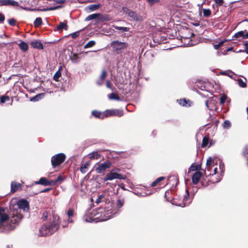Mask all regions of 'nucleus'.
Here are the masks:
<instances>
[{
    "mask_svg": "<svg viewBox=\"0 0 248 248\" xmlns=\"http://www.w3.org/2000/svg\"><path fill=\"white\" fill-rule=\"evenodd\" d=\"M18 209L14 210L10 223H8L9 216L5 212L3 207H0V230L3 232H8L14 230L16 228V224H18L23 217L21 214V210L24 211L29 209V202L25 199L20 200L17 203Z\"/></svg>",
    "mask_w": 248,
    "mask_h": 248,
    "instance_id": "nucleus-1",
    "label": "nucleus"
},
{
    "mask_svg": "<svg viewBox=\"0 0 248 248\" xmlns=\"http://www.w3.org/2000/svg\"><path fill=\"white\" fill-rule=\"evenodd\" d=\"M53 218L54 220L52 223H46L41 226L39 229L40 236L50 235L59 229L61 222L60 217L56 216Z\"/></svg>",
    "mask_w": 248,
    "mask_h": 248,
    "instance_id": "nucleus-2",
    "label": "nucleus"
},
{
    "mask_svg": "<svg viewBox=\"0 0 248 248\" xmlns=\"http://www.w3.org/2000/svg\"><path fill=\"white\" fill-rule=\"evenodd\" d=\"M120 171V170L118 168L112 170L109 173L107 174V175L105 176L104 178V181H107L108 180H112L115 179L120 180L125 179L126 178V176L125 175H123L119 173V172Z\"/></svg>",
    "mask_w": 248,
    "mask_h": 248,
    "instance_id": "nucleus-3",
    "label": "nucleus"
},
{
    "mask_svg": "<svg viewBox=\"0 0 248 248\" xmlns=\"http://www.w3.org/2000/svg\"><path fill=\"white\" fill-rule=\"evenodd\" d=\"M128 45L126 42H120L117 40L111 43V46L117 54H121L123 51L127 48Z\"/></svg>",
    "mask_w": 248,
    "mask_h": 248,
    "instance_id": "nucleus-4",
    "label": "nucleus"
},
{
    "mask_svg": "<svg viewBox=\"0 0 248 248\" xmlns=\"http://www.w3.org/2000/svg\"><path fill=\"white\" fill-rule=\"evenodd\" d=\"M66 158L65 155L63 153H59L53 155L51 159V165L56 168L62 164Z\"/></svg>",
    "mask_w": 248,
    "mask_h": 248,
    "instance_id": "nucleus-5",
    "label": "nucleus"
},
{
    "mask_svg": "<svg viewBox=\"0 0 248 248\" xmlns=\"http://www.w3.org/2000/svg\"><path fill=\"white\" fill-rule=\"evenodd\" d=\"M123 12L129 16L130 17L132 18V19L136 20L137 21H141L143 20L142 17L136 13L135 12L128 9L126 7L123 8Z\"/></svg>",
    "mask_w": 248,
    "mask_h": 248,
    "instance_id": "nucleus-6",
    "label": "nucleus"
},
{
    "mask_svg": "<svg viewBox=\"0 0 248 248\" xmlns=\"http://www.w3.org/2000/svg\"><path fill=\"white\" fill-rule=\"evenodd\" d=\"M111 165L110 161H107L103 163H101L98 167L95 168V171L98 173H101L104 172L107 169L109 168Z\"/></svg>",
    "mask_w": 248,
    "mask_h": 248,
    "instance_id": "nucleus-7",
    "label": "nucleus"
},
{
    "mask_svg": "<svg viewBox=\"0 0 248 248\" xmlns=\"http://www.w3.org/2000/svg\"><path fill=\"white\" fill-rule=\"evenodd\" d=\"M35 185H41L45 186H54L55 182L53 180H48L46 177H41L39 181L34 182Z\"/></svg>",
    "mask_w": 248,
    "mask_h": 248,
    "instance_id": "nucleus-8",
    "label": "nucleus"
},
{
    "mask_svg": "<svg viewBox=\"0 0 248 248\" xmlns=\"http://www.w3.org/2000/svg\"><path fill=\"white\" fill-rule=\"evenodd\" d=\"M106 117L111 116H117L118 117H121L123 115V111L119 109H111L108 110L106 111Z\"/></svg>",
    "mask_w": 248,
    "mask_h": 248,
    "instance_id": "nucleus-9",
    "label": "nucleus"
},
{
    "mask_svg": "<svg viewBox=\"0 0 248 248\" xmlns=\"http://www.w3.org/2000/svg\"><path fill=\"white\" fill-rule=\"evenodd\" d=\"M202 175V172L196 171L192 175V181L194 184H197Z\"/></svg>",
    "mask_w": 248,
    "mask_h": 248,
    "instance_id": "nucleus-10",
    "label": "nucleus"
},
{
    "mask_svg": "<svg viewBox=\"0 0 248 248\" xmlns=\"http://www.w3.org/2000/svg\"><path fill=\"white\" fill-rule=\"evenodd\" d=\"M11 5L12 6L18 5V2L13 0H0V5L5 6Z\"/></svg>",
    "mask_w": 248,
    "mask_h": 248,
    "instance_id": "nucleus-11",
    "label": "nucleus"
},
{
    "mask_svg": "<svg viewBox=\"0 0 248 248\" xmlns=\"http://www.w3.org/2000/svg\"><path fill=\"white\" fill-rule=\"evenodd\" d=\"M21 185L16 182H12L11 184V192L12 193L16 192L19 187H20Z\"/></svg>",
    "mask_w": 248,
    "mask_h": 248,
    "instance_id": "nucleus-12",
    "label": "nucleus"
},
{
    "mask_svg": "<svg viewBox=\"0 0 248 248\" xmlns=\"http://www.w3.org/2000/svg\"><path fill=\"white\" fill-rule=\"evenodd\" d=\"M92 114L93 116H94L96 118H98L100 119H104L106 116V111L103 113H101L100 111L97 110H93L92 112Z\"/></svg>",
    "mask_w": 248,
    "mask_h": 248,
    "instance_id": "nucleus-13",
    "label": "nucleus"
},
{
    "mask_svg": "<svg viewBox=\"0 0 248 248\" xmlns=\"http://www.w3.org/2000/svg\"><path fill=\"white\" fill-rule=\"evenodd\" d=\"M107 76V73L105 70H103L100 78L96 81V83L99 85H101L103 84L104 81Z\"/></svg>",
    "mask_w": 248,
    "mask_h": 248,
    "instance_id": "nucleus-14",
    "label": "nucleus"
},
{
    "mask_svg": "<svg viewBox=\"0 0 248 248\" xmlns=\"http://www.w3.org/2000/svg\"><path fill=\"white\" fill-rule=\"evenodd\" d=\"M68 26L67 24V21L64 22H61L57 26V30L59 31H62V30H67Z\"/></svg>",
    "mask_w": 248,
    "mask_h": 248,
    "instance_id": "nucleus-15",
    "label": "nucleus"
},
{
    "mask_svg": "<svg viewBox=\"0 0 248 248\" xmlns=\"http://www.w3.org/2000/svg\"><path fill=\"white\" fill-rule=\"evenodd\" d=\"M203 171L205 176V177H203V179L201 180V185L204 187L207 186L209 185V180L208 179L207 180V176L206 175V170H203Z\"/></svg>",
    "mask_w": 248,
    "mask_h": 248,
    "instance_id": "nucleus-16",
    "label": "nucleus"
},
{
    "mask_svg": "<svg viewBox=\"0 0 248 248\" xmlns=\"http://www.w3.org/2000/svg\"><path fill=\"white\" fill-rule=\"evenodd\" d=\"M31 46L33 48H36L38 49H43V46L42 44L40 41H35L32 42L31 43Z\"/></svg>",
    "mask_w": 248,
    "mask_h": 248,
    "instance_id": "nucleus-17",
    "label": "nucleus"
},
{
    "mask_svg": "<svg viewBox=\"0 0 248 248\" xmlns=\"http://www.w3.org/2000/svg\"><path fill=\"white\" fill-rule=\"evenodd\" d=\"M90 163L89 161L86 162L85 163L81 165L80 170L82 173H84L87 171V169L90 166Z\"/></svg>",
    "mask_w": 248,
    "mask_h": 248,
    "instance_id": "nucleus-18",
    "label": "nucleus"
},
{
    "mask_svg": "<svg viewBox=\"0 0 248 248\" xmlns=\"http://www.w3.org/2000/svg\"><path fill=\"white\" fill-rule=\"evenodd\" d=\"M165 179V177L163 176L157 178L155 181H154L151 185L152 187H154L157 186V185H160V183L163 180Z\"/></svg>",
    "mask_w": 248,
    "mask_h": 248,
    "instance_id": "nucleus-19",
    "label": "nucleus"
},
{
    "mask_svg": "<svg viewBox=\"0 0 248 248\" xmlns=\"http://www.w3.org/2000/svg\"><path fill=\"white\" fill-rule=\"evenodd\" d=\"M45 96V93H39L35 96L31 98L30 99V101H33V102H36L39 101L40 99L43 98Z\"/></svg>",
    "mask_w": 248,
    "mask_h": 248,
    "instance_id": "nucleus-20",
    "label": "nucleus"
},
{
    "mask_svg": "<svg viewBox=\"0 0 248 248\" xmlns=\"http://www.w3.org/2000/svg\"><path fill=\"white\" fill-rule=\"evenodd\" d=\"M239 85L242 88H245L247 86L246 83V78H244L243 79L238 78V79H236Z\"/></svg>",
    "mask_w": 248,
    "mask_h": 248,
    "instance_id": "nucleus-21",
    "label": "nucleus"
},
{
    "mask_svg": "<svg viewBox=\"0 0 248 248\" xmlns=\"http://www.w3.org/2000/svg\"><path fill=\"white\" fill-rule=\"evenodd\" d=\"M89 158L91 159H97L100 157L101 155L97 152H93L89 155Z\"/></svg>",
    "mask_w": 248,
    "mask_h": 248,
    "instance_id": "nucleus-22",
    "label": "nucleus"
},
{
    "mask_svg": "<svg viewBox=\"0 0 248 248\" xmlns=\"http://www.w3.org/2000/svg\"><path fill=\"white\" fill-rule=\"evenodd\" d=\"M202 165H195L194 164H192L190 168L188 169L189 172L191 171H198L199 170H201Z\"/></svg>",
    "mask_w": 248,
    "mask_h": 248,
    "instance_id": "nucleus-23",
    "label": "nucleus"
},
{
    "mask_svg": "<svg viewBox=\"0 0 248 248\" xmlns=\"http://www.w3.org/2000/svg\"><path fill=\"white\" fill-rule=\"evenodd\" d=\"M245 31H239L236 32V33H235L234 34V35L233 36V37L235 38H239L241 37L242 39H244Z\"/></svg>",
    "mask_w": 248,
    "mask_h": 248,
    "instance_id": "nucleus-24",
    "label": "nucleus"
},
{
    "mask_svg": "<svg viewBox=\"0 0 248 248\" xmlns=\"http://www.w3.org/2000/svg\"><path fill=\"white\" fill-rule=\"evenodd\" d=\"M186 195L185 196L183 199V206H186L190 203L189 201H187L188 200V197L189 196V193L188 192V190H186Z\"/></svg>",
    "mask_w": 248,
    "mask_h": 248,
    "instance_id": "nucleus-25",
    "label": "nucleus"
},
{
    "mask_svg": "<svg viewBox=\"0 0 248 248\" xmlns=\"http://www.w3.org/2000/svg\"><path fill=\"white\" fill-rule=\"evenodd\" d=\"M101 6V4H91L89 6H88L87 8L90 10L91 11H93L97 9H98L99 8H100Z\"/></svg>",
    "mask_w": 248,
    "mask_h": 248,
    "instance_id": "nucleus-26",
    "label": "nucleus"
},
{
    "mask_svg": "<svg viewBox=\"0 0 248 248\" xmlns=\"http://www.w3.org/2000/svg\"><path fill=\"white\" fill-rule=\"evenodd\" d=\"M62 68V66H60L58 71L53 76V79L56 81H59V79L60 77L61 76V69Z\"/></svg>",
    "mask_w": 248,
    "mask_h": 248,
    "instance_id": "nucleus-27",
    "label": "nucleus"
},
{
    "mask_svg": "<svg viewBox=\"0 0 248 248\" xmlns=\"http://www.w3.org/2000/svg\"><path fill=\"white\" fill-rule=\"evenodd\" d=\"M108 97L110 100H116L120 101L121 99L119 96L115 93H111L108 95Z\"/></svg>",
    "mask_w": 248,
    "mask_h": 248,
    "instance_id": "nucleus-28",
    "label": "nucleus"
},
{
    "mask_svg": "<svg viewBox=\"0 0 248 248\" xmlns=\"http://www.w3.org/2000/svg\"><path fill=\"white\" fill-rule=\"evenodd\" d=\"M19 46L20 47V48L23 51H26L28 49V46L27 43L25 42L22 41L19 44Z\"/></svg>",
    "mask_w": 248,
    "mask_h": 248,
    "instance_id": "nucleus-29",
    "label": "nucleus"
},
{
    "mask_svg": "<svg viewBox=\"0 0 248 248\" xmlns=\"http://www.w3.org/2000/svg\"><path fill=\"white\" fill-rule=\"evenodd\" d=\"M212 160L211 157H209L207 159L206 161V170L208 171H210L211 167H212Z\"/></svg>",
    "mask_w": 248,
    "mask_h": 248,
    "instance_id": "nucleus-30",
    "label": "nucleus"
},
{
    "mask_svg": "<svg viewBox=\"0 0 248 248\" xmlns=\"http://www.w3.org/2000/svg\"><path fill=\"white\" fill-rule=\"evenodd\" d=\"M99 16V14H93L90 15L86 18L85 20L89 21L93 19L97 18Z\"/></svg>",
    "mask_w": 248,
    "mask_h": 248,
    "instance_id": "nucleus-31",
    "label": "nucleus"
},
{
    "mask_svg": "<svg viewBox=\"0 0 248 248\" xmlns=\"http://www.w3.org/2000/svg\"><path fill=\"white\" fill-rule=\"evenodd\" d=\"M117 202V207L118 208L122 207L124 205V201L123 199H122L120 197H118Z\"/></svg>",
    "mask_w": 248,
    "mask_h": 248,
    "instance_id": "nucleus-32",
    "label": "nucleus"
},
{
    "mask_svg": "<svg viewBox=\"0 0 248 248\" xmlns=\"http://www.w3.org/2000/svg\"><path fill=\"white\" fill-rule=\"evenodd\" d=\"M114 28L115 29L120 31H121L122 32H124V31L127 32V31H128L129 30V29L127 27H118V26H114Z\"/></svg>",
    "mask_w": 248,
    "mask_h": 248,
    "instance_id": "nucleus-33",
    "label": "nucleus"
},
{
    "mask_svg": "<svg viewBox=\"0 0 248 248\" xmlns=\"http://www.w3.org/2000/svg\"><path fill=\"white\" fill-rule=\"evenodd\" d=\"M42 23V19L40 17H37L34 21V25L35 27H39Z\"/></svg>",
    "mask_w": 248,
    "mask_h": 248,
    "instance_id": "nucleus-34",
    "label": "nucleus"
},
{
    "mask_svg": "<svg viewBox=\"0 0 248 248\" xmlns=\"http://www.w3.org/2000/svg\"><path fill=\"white\" fill-rule=\"evenodd\" d=\"M95 45V42L93 40L90 41L87 44H86L84 46V48H88L93 47Z\"/></svg>",
    "mask_w": 248,
    "mask_h": 248,
    "instance_id": "nucleus-35",
    "label": "nucleus"
},
{
    "mask_svg": "<svg viewBox=\"0 0 248 248\" xmlns=\"http://www.w3.org/2000/svg\"><path fill=\"white\" fill-rule=\"evenodd\" d=\"M203 14L205 17H209L211 14V10L209 9H203Z\"/></svg>",
    "mask_w": 248,
    "mask_h": 248,
    "instance_id": "nucleus-36",
    "label": "nucleus"
},
{
    "mask_svg": "<svg viewBox=\"0 0 248 248\" xmlns=\"http://www.w3.org/2000/svg\"><path fill=\"white\" fill-rule=\"evenodd\" d=\"M212 100L209 99L206 100L205 102V104L207 108L210 110L213 109V106H212Z\"/></svg>",
    "mask_w": 248,
    "mask_h": 248,
    "instance_id": "nucleus-37",
    "label": "nucleus"
},
{
    "mask_svg": "<svg viewBox=\"0 0 248 248\" xmlns=\"http://www.w3.org/2000/svg\"><path fill=\"white\" fill-rule=\"evenodd\" d=\"M231 122L229 120L225 121L222 124V126L225 129H228L231 127Z\"/></svg>",
    "mask_w": 248,
    "mask_h": 248,
    "instance_id": "nucleus-38",
    "label": "nucleus"
},
{
    "mask_svg": "<svg viewBox=\"0 0 248 248\" xmlns=\"http://www.w3.org/2000/svg\"><path fill=\"white\" fill-rule=\"evenodd\" d=\"M9 100L10 98L8 96L3 95L0 97V101L1 103H4Z\"/></svg>",
    "mask_w": 248,
    "mask_h": 248,
    "instance_id": "nucleus-39",
    "label": "nucleus"
},
{
    "mask_svg": "<svg viewBox=\"0 0 248 248\" xmlns=\"http://www.w3.org/2000/svg\"><path fill=\"white\" fill-rule=\"evenodd\" d=\"M242 155L247 161H248V150L247 149L244 150Z\"/></svg>",
    "mask_w": 248,
    "mask_h": 248,
    "instance_id": "nucleus-40",
    "label": "nucleus"
},
{
    "mask_svg": "<svg viewBox=\"0 0 248 248\" xmlns=\"http://www.w3.org/2000/svg\"><path fill=\"white\" fill-rule=\"evenodd\" d=\"M179 103L180 105H182V106H186L187 102V100L186 99H180L179 101Z\"/></svg>",
    "mask_w": 248,
    "mask_h": 248,
    "instance_id": "nucleus-41",
    "label": "nucleus"
},
{
    "mask_svg": "<svg viewBox=\"0 0 248 248\" xmlns=\"http://www.w3.org/2000/svg\"><path fill=\"white\" fill-rule=\"evenodd\" d=\"M48 213L47 211H45L43 213V214L42 215V218L44 221H45L47 219V217H48Z\"/></svg>",
    "mask_w": 248,
    "mask_h": 248,
    "instance_id": "nucleus-42",
    "label": "nucleus"
},
{
    "mask_svg": "<svg viewBox=\"0 0 248 248\" xmlns=\"http://www.w3.org/2000/svg\"><path fill=\"white\" fill-rule=\"evenodd\" d=\"M16 20L14 18H11L8 20V23L10 25L14 26L16 25Z\"/></svg>",
    "mask_w": 248,
    "mask_h": 248,
    "instance_id": "nucleus-43",
    "label": "nucleus"
},
{
    "mask_svg": "<svg viewBox=\"0 0 248 248\" xmlns=\"http://www.w3.org/2000/svg\"><path fill=\"white\" fill-rule=\"evenodd\" d=\"M227 97L226 95H222L220 97V104H223L225 103Z\"/></svg>",
    "mask_w": 248,
    "mask_h": 248,
    "instance_id": "nucleus-44",
    "label": "nucleus"
},
{
    "mask_svg": "<svg viewBox=\"0 0 248 248\" xmlns=\"http://www.w3.org/2000/svg\"><path fill=\"white\" fill-rule=\"evenodd\" d=\"M79 35V31H77L71 34L72 38L75 39Z\"/></svg>",
    "mask_w": 248,
    "mask_h": 248,
    "instance_id": "nucleus-45",
    "label": "nucleus"
},
{
    "mask_svg": "<svg viewBox=\"0 0 248 248\" xmlns=\"http://www.w3.org/2000/svg\"><path fill=\"white\" fill-rule=\"evenodd\" d=\"M202 83L200 82H198V84H197V86L200 88V89L201 90H205V88H206V87L203 84V85H202Z\"/></svg>",
    "mask_w": 248,
    "mask_h": 248,
    "instance_id": "nucleus-46",
    "label": "nucleus"
},
{
    "mask_svg": "<svg viewBox=\"0 0 248 248\" xmlns=\"http://www.w3.org/2000/svg\"><path fill=\"white\" fill-rule=\"evenodd\" d=\"M209 140H202V143L201 145V147L204 148V147H206L209 144Z\"/></svg>",
    "mask_w": 248,
    "mask_h": 248,
    "instance_id": "nucleus-47",
    "label": "nucleus"
},
{
    "mask_svg": "<svg viewBox=\"0 0 248 248\" xmlns=\"http://www.w3.org/2000/svg\"><path fill=\"white\" fill-rule=\"evenodd\" d=\"M74 210L72 209H69L67 211V215L69 217H71L74 215Z\"/></svg>",
    "mask_w": 248,
    "mask_h": 248,
    "instance_id": "nucleus-48",
    "label": "nucleus"
},
{
    "mask_svg": "<svg viewBox=\"0 0 248 248\" xmlns=\"http://www.w3.org/2000/svg\"><path fill=\"white\" fill-rule=\"evenodd\" d=\"M224 41H220L218 43V44L214 45V48L216 49H218L220 46H221L224 43Z\"/></svg>",
    "mask_w": 248,
    "mask_h": 248,
    "instance_id": "nucleus-49",
    "label": "nucleus"
},
{
    "mask_svg": "<svg viewBox=\"0 0 248 248\" xmlns=\"http://www.w3.org/2000/svg\"><path fill=\"white\" fill-rule=\"evenodd\" d=\"M62 7V6L61 5H59V6H55V7H51L48 9H45L44 10L45 11H47V10H56V9H57L58 8H60Z\"/></svg>",
    "mask_w": 248,
    "mask_h": 248,
    "instance_id": "nucleus-50",
    "label": "nucleus"
},
{
    "mask_svg": "<svg viewBox=\"0 0 248 248\" xmlns=\"http://www.w3.org/2000/svg\"><path fill=\"white\" fill-rule=\"evenodd\" d=\"M63 180V178L62 177V176L61 175H60L55 180V181H53V182H55V185L60 182V181H62Z\"/></svg>",
    "mask_w": 248,
    "mask_h": 248,
    "instance_id": "nucleus-51",
    "label": "nucleus"
},
{
    "mask_svg": "<svg viewBox=\"0 0 248 248\" xmlns=\"http://www.w3.org/2000/svg\"><path fill=\"white\" fill-rule=\"evenodd\" d=\"M4 20H5L4 16L2 14L0 13V23H3Z\"/></svg>",
    "mask_w": 248,
    "mask_h": 248,
    "instance_id": "nucleus-52",
    "label": "nucleus"
},
{
    "mask_svg": "<svg viewBox=\"0 0 248 248\" xmlns=\"http://www.w3.org/2000/svg\"><path fill=\"white\" fill-rule=\"evenodd\" d=\"M103 197V195H100L98 197V198L96 199L95 202H96L97 204H99V203H100V202H101V199H102V198Z\"/></svg>",
    "mask_w": 248,
    "mask_h": 248,
    "instance_id": "nucleus-53",
    "label": "nucleus"
},
{
    "mask_svg": "<svg viewBox=\"0 0 248 248\" xmlns=\"http://www.w3.org/2000/svg\"><path fill=\"white\" fill-rule=\"evenodd\" d=\"M106 86L107 88L111 89L112 90H113L112 87H111V82L109 80H107L106 81Z\"/></svg>",
    "mask_w": 248,
    "mask_h": 248,
    "instance_id": "nucleus-54",
    "label": "nucleus"
},
{
    "mask_svg": "<svg viewBox=\"0 0 248 248\" xmlns=\"http://www.w3.org/2000/svg\"><path fill=\"white\" fill-rule=\"evenodd\" d=\"M216 3L218 6H221L223 3V0H215Z\"/></svg>",
    "mask_w": 248,
    "mask_h": 248,
    "instance_id": "nucleus-55",
    "label": "nucleus"
},
{
    "mask_svg": "<svg viewBox=\"0 0 248 248\" xmlns=\"http://www.w3.org/2000/svg\"><path fill=\"white\" fill-rule=\"evenodd\" d=\"M217 168H215L213 170V173L210 172L208 175H213L214 174H216L217 172Z\"/></svg>",
    "mask_w": 248,
    "mask_h": 248,
    "instance_id": "nucleus-56",
    "label": "nucleus"
},
{
    "mask_svg": "<svg viewBox=\"0 0 248 248\" xmlns=\"http://www.w3.org/2000/svg\"><path fill=\"white\" fill-rule=\"evenodd\" d=\"M54 1L59 4H62L65 2V0H54Z\"/></svg>",
    "mask_w": 248,
    "mask_h": 248,
    "instance_id": "nucleus-57",
    "label": "nucleus"
},
{
    "mask_svg": "<svg viewBox=\"0 0 248 248\" xmlns=\"http://www.w3.org/2000/svg\"><path fill=\"white\" fill-rule=\"evenodd\" d=\"M51 188H46V189H44V190H42L41 192V193H45V192H47L48 191H49L50 190H51Z\"/></svg>",
    "mask_w": 248,
    "mask_h": 248,
    "instance_id": "nucleus-58",
    "label": "nucleus"
},
{
    "mask_svg": "<svg viewBox=\"0 0 248 248\" xmlns=\"http://www.w3.org/2000/svg\"><path fill=\"white\" fill-rule=\"evenodd\" d=\"M245 52L247 54H248V43H245Z\"/></svg>",
    "mask_w": 248,
    "mask_h": 248,
    "instance_id": "nucleus-59",
    "label": "nucleus"
},
{
    "mask_svg": "<svg viewBox=\"0 0 248 248\" xmlns=\"http://www.w3.org/2000/svg\"><path fill=\"white\" fill-rule=\"evenodd\" d=\"M146 0L151 4H153V3H155L158 1V0Z\"/></svg>",
    "mask_w": 248,
    "mask_h": 248,
    "instance_id": "nucleus-60",
    "label": "nucleus"
},
{
    "mask_svg": "<svg viewBox=\"0 0 248 248\" xmlns=\"http://www.w3.org/2000/svg\"><path fill=\"white\" fill-rule=\"evenodd\" d=\"M78 57V55L76 53H74L73 55V58L74 59H77Z\"/></svg>",
    "mask_w": 248,
    "mask_h": 248,
    "instance_id": "nucleus-61",
    "label": "nucleus"
},
{
    "mask_svg": "<svg viewBox=\"0 0 248 248\" xmlns=\"http://www.w3.org/2000/svg\"><path fill=\"white\" fill-rule=\"evenodd\" d=\"M210 144H209V147L213 145L214 143H215V140H210Z\"/></svg>",
    "mask_w": 248,
    "mask_h": 248,
    "instance_id": "nucleus-62",
    "label": "nucleus"
},
{
    "mask_svg": "<svg viewBox=\"0 0 248 248\" xmlns=\"http://www.w3.org/2000/svg\"><path fill=\"white\" fill-rule=\"evenodd\" d=\"M204 3V2H203L201 4H198V7H199V9H201V8H202V5H203V4Z\"/></svg>",
    "mask_w": 248,
    "mask_h": 248,
    "instance_id": "nucleus-63",
    "label": "nucleus"
},
{
    "mask_svg": "<svg viewBox=\"0 0 248 248\" xmlns=\"http://www.w3.org/2000/svg\"><path fill=\"white\" fill-rule=\"evenodd\" d=\"M248 31L246 33H245V36H244V39H248Z\"/></svg>",
    "mask_w": 248,
    "mask_h": 248,
    "instance_id": "nucleus-64",
    "label": "nucleus"
}]
</instances>
